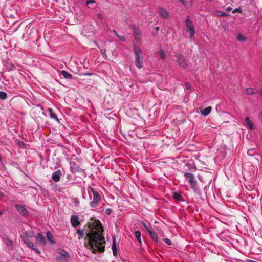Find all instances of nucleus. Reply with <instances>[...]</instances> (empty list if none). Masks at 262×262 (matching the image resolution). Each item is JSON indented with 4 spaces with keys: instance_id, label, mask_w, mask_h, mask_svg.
I'll list each match as a JSON object with an SVG mask.
<instances>
[{
    "instance_id": "15",
    "label": "nucleus",
    "mask_w": 262,
    "mask_h": 262,
    "mask_svg": "<svg viewBox=\"0 0 262 262\" xmlns=\"http://www.w3.org/2000/svg\"><path fill=\"white\" fill-rule=\"evenodd\" d=\"M189 183L190 184V186H191V188L193 189L194 192L195 193H197L198 194L200 195V190L199 188H198L196 187V181L194 180V181L190 182Z\"/></svg>"
},
{
    "instance_id": "27",
    "label": "nucleus",
    "mask_w": 262,
    "mask_h": 262,
    "mask_svg": "<svg viewBox=\"0 0 262 262\" xmlns=\"http://www.w3.org/2000/svg\"><path fill=\"white\" fill-rule=\"evenodd\" d=\"M7 97V94L5 92L0 91V99L5 100Z\"/></svg>"
},
{
    "instance_id": "7",
    "label": "nucleus",
    "mask_w": 262,
    "mask_h": 262,
    "mask_svg": "<svg viewBox=\"0 0 262 262\" xmlns=\"http://www.w3.org/2000/svg\"><path fill=\"white\" fill-rule=\"evenodd\" d=\"M23 241L28 247L35 251L37 254H40L41 252L37 247L32 243L29 240L24 238Z\"/></svg>"
},
{
    "instance_id": "47",
    "label": "nucleus",
    "mask_w": 262,
    "mask_h": 262,
    "mask_svg": "<svg viewBox=\"0 0 262 262\" xmlns=\"http://www.w3.org/2000/svg\"><path fill=\"white\" fill-rule=\"evenodd\" d=\"M2 196H3V194L1 192H0V197Z\"/></svg>"
},
{
    "instance_id": "44",
    "label": "nucleus",
    "mask_w": 262,
    "mask_h": 262,
    "mask_svg": "<svg viewBox=\"0 0 262 262\" xmlns=\"http://www.w3.org/2000/svg\"><path fill=\"white\" fill-rule=\"evenodd\" d=\"M231 10V7H228V8H227V10H227V11H230Z\"/></svg>"
},
{
    "instance_id": "42",
    "label": "nucleus",
    "mask_w": 262,
    "mask_h": 262,
    "mask_svg": "<svg viewBox=\"0 0 262 262\" xmlns=\"http://www.w3.org/2000/svg\"><path fill=\"white\" fill-rule=\"evenodd\" d=\"M48 111L49 112L50 114L51 113H53V110H52V108H49L48 109Z\"/></svg>"
},
{
    "instance_id": "14",
    "label": "nucleus",
    "mask_w": 262,
    "mask_h": 262,
    "mask_svg": "<svg viewBox=\"0 0 262 262\" xmlns=\"http://www.w3.org/2000/svg\"><path fill=\"white\" fill-rule=\"evenodd\" d=\"M112 251L114 256H116L117 255V250L116 237L115 236H113Z\"/></svg>"
},
{
    "instance_id": "12",
    "label": "nucleus",
    "mask_w": 262,
    "mask_h": 262,
    "mask_svg": "<svg viewBox=\"0 0 262 262\" xmlns=\"http://www.w3.org/2000/svg\"><path fill=\"white\" fill-rule=\"evenodd\" d=\"M61 175V172L59 170H57L53 173L52 176V179L54 182H58L60 180Z\"/></svg>"
},
{
    "instance_id": "8",
    "label": "nucleus",
    "mask_w": 262,
    "mask_h": 262,
    "mask_svg": "<svg viewBox=\"0 0 262 262\" xmlns=\"http://www.w3.org/2000/svg\"><path fill=\"white\" fill-rule=\"evenodd\" d=\"M35 239L37 244L42 246L45 245L46 243V239L41 233H37L35 236Z\"/></svg>"
},
{
    "instance_id": "34",
    "label": "nucleus",
    "mask_w": 262,
    "mask_h": 262,
    "mask_svg": "<svg viewBox=\"0 0 262 262\" xmlns=\"http://www.w3.org/2000/svg\"><path fill=\"white\" fill-rule=\"evenodd\" d=\"M242 9L240 7H238L237 8H236L235 9H234L233 11H232V13H237V12H238V13H242Z\"/></svg>"
},
{
    "instance_id": "48",
    "label": "nucleus",
    "mask_w": 262,
    "mask_h": 262,
    "mask_svg": "<svg viewBox=\"0 0 262 262\" xmlns=\"http://www.w3.org/2000/svg\"><path fill=\"white\" fill-rule=\"evenodd\" d=\"M159 27H157L156 28V30H159Z\"/></svg>"
},
{
    "instance_id": "23",
    "label": "nucleus",
    "mask_w": 262,
    "mask_h": 262,
    "mask_svg": "<svg viewBox=\"0 0 262 262\" xmlns=\"http://www.w3.org/2000/svg\"><path fill=\"white\" fill-rule=\"evenodd\" d=\"M135 236L137 238L138 242L139 243L140 245L142 244V241L141 238V233L139 231H136L135 232Z\"/></svg>"
},
{
    "instance_id": "28",
    "label": "nucleus",
    "mask_w": 262,
    "mask_h": 262,
    "mask_svg": "<svg viewBox=\"0 0 262 262\" xmlns=\"http://www.w3.org/2000/svg\"><path fill=\"white\" fill-rule=\"evenodd\" d=\"M159 54L160 56V58L162 59H164L166 57V54L163 50H160L159 52Z\"/></svg>"
},
{
    "instance_id": "29",
    "label": "nucleus",
    "mask_w": 262,
    "mask_h": 262,
    "mask_svg": "<svg viewBox=\"0 0 262 262\" xmlns=\"http://www.w3.org/2000/svg\"><path fill=\"white\" fill-rule=\"evenodd\" d=\"M246 93L247 95H253L254 94V91L251 88H247L246 90Z\"/></svg>"
},
{
    "instance_id": "50",
    "label": "nucleus",
    "mask_w": 262,
    "mask_h": 262,
    "mask_svg": "<svg viewBox=\"0 0 262 262\" xmlns=\"http://www.w3.org/2000/svg\"><path fill=\"white\" fill-rule=\"evenodd\" d=\"M260 94L262 95V90L260 91Z\"/></svg>"
},
{
    "instance_id": "24",
    "label": "nucleus",
    "mask_w": 262,
    "mask_h": 262,
    "mask_svg": "<svg viewBox=\"0 0 262 262\" xmlns=\"http://www.w3.org/2000/svg\"><path fill=\"white\" fill-rule=\"evenodd\" d=\"M134 35L135 36L136 39L138 40V36H139L140 34V30L138 28L135 27L134 28Z\"/></svg>"
},
{
    "instance_id": "11",
    "label": "nucleus",
    "mask_w": 262,
    "mask_h": 262,
    "mask_svg": "<svg viewBox=\"0 0 262 262\" xmlns=\"http://www.w3.org/2000/svg\"><path fill=\"white\" fill-rule=\"evenodd\" d=\"M71 223L73 227H76L80 224L78 217L76 215H72L71 217Z\"/></svg>"
},
{
    "instance_id": "10",
    "label": "nucleus",
    "mask_w": 262,
    "mask_h": 262,
    "mask_svg": "<svg viewBox=\"0 0 262 262\" xmlns=\"http://www.w3.org/2000/svg\"><path fill=\"white\" fill-rule=\"evenodd\" d=\"M71 170L73 173H76L81 171L82 169L75 162H73L71 163Z\"/></svg>"
},
{
    "instance_id": "6",
    "label": "nucleus",
    "mask_w": 262,
    "mask_h": 262,
    "mask_svg": "<svg viewBox=\"0 0 262 262\" xmlns=\"http://www.w3.org/2000/svg\"><path fill=\"white\" fill-rule=\"evenodd\" d=\"M176 57L177 62L178 64L183 68H186V67L188 66V64L184 56L181 54H179Z\"/></svg>"
},
{
    "instance_id": "49",
    "label": "nucleus",
    "mask_w": 262,
    "mask_h": 262,
    "mask_svg": "<svg viewBox=\"0 0 262 262\" xmlns=\"http://www.w3.org/2000/svg\"><path fill=\"white\" fill-rule=\"evenodd\" d=\"M2 213H3L2 211H0V215L2 214Z\"/></svg>"
},
{
    "instance_id": "1",
    "label": "nucleus",
    "mask_w": 262,
    "mask_h": 262,
    "mask_svg": "<svg viewBox=\"0 0 262 262\" xmlns=\"http://www.w3.org/2000/svg\"><path fill=\"white\" fill-rule=\"evenodd\" d=\"M85 231V229H78L77 231V233L79 235V239L84 238L85 240L88 239L90 249L93 253L104 252L106 242L102 233L104 230L100 222L95 220L89 223L84 236Z\"/></svg>"
},
{
    "instance_id": "35",
    "label": "nucleus",
    "mask_w": 262,
    "mask_h": 262,
    "mask_svg": "<svg viewBox=\"0 0 262 262\" xmlns=\"http://www.w3.org/2000/svg\"><path fill=\"white\" fill-rule=\"evenodd\" d=\"M94 0H87L86 2V5L88 7L90 8L91 7L90 6V5L94 4Z\"/></svg>"
},
{
    "instance_id": "4",
    "label": "nucleus",
    "mask_w": 262,
    "mask_h": 262,
    "mask_svg": "<svg viewBox=\"0 0 262 262\" xmlns=\"http://www.w3.org/2000/svg\"><path fill=\"white\" fill-rule=\"evenodd\" d=\"M58 255L56 257L57 262H68L70 257L69 254L63 249H59Z\"/></svg>"
},
{
    "instance_id": "17",
    "label": "nucleus",
    "mask_w": 262,
    "mask_h": 262,
    "mask_svg": "<svg viewBox=\"0 0 262 262\" xmlns=\"http://www.w3.org/2000/svg\"><path fill=\"white\" fill-rule=\"evenodd\" d=\"M61 74L66 79H72V75L65 70H62Z\"/></svg>"
},
{
    "instance_id": "46",
    "label": "nucleus",
    "mask_w": 262,
    "mask_h": 262,
    "mask_svg": "<svg viewBox=\"0 0 262 262\" xmlns=\"http://www.w3.org/2000/svg\"><path fill=\"white\" fill-rule=\"evenodd\" d=\"M259 119H260V120L262 122V114L260 115V117H259Z\"/></svg>"
},
{
    "instance_id": "21",
    "label": "nucleus",
    "mask_w": 262,
    "mask_h": 262,
    "mask_svg": "<svg viewBox=\"0 0 262 262\" xmlns=\"http://www.w3.org/2000/svg\"><path fill=\"white\" fill-rule=\"evenodd\" d=\"M141 223L148 232L151 230V226L148 222L142 221Z\"/></svg>"
},
{
    "instance_id": "3",
    "label": "nucleus",
    "mask_w": 262,
    "mask_h": 262,
    "mask_svg": "<svg viewBox=\"0 0 262 262\" xmlns=\"http://www.w3.org/2000/svg\"><path fill=\"white\" fill-rule=\"evenodd\" d=\"M89 191H91L93 194V199L91 202L90 205L92 207H96L99 205V201L101 199V196L98 192L96 191L95 189L92 187H89Z\"/></svg>"
},
{
    "instance_id": "36",
    "label": "nucleus",
    "mask_w": 262,
    "mask_h": 262,
    "mask_svg": "<svg viewBox=\"0 0 262 262\" xmlns=\"http://www.w3.org/2000/svg\"><path fill=\"white\" fill-rule=\"evenodd\" d=\"M247 154H248V155L250 156L254 155L255 154L254 153V149H249V150H248Z\"/></svg>"
},
{
    "instance_id": "31",
    "label": "nucleus",
    "mask_w": 262,
    "mask_h": 262,
    "mask_svg": "<svg viewBox=\"0 0 262 262\" xmlns=\"http://www.w3.org/2000/svg\"><path fill=\"white\" fill-rule=\"evenodd\" d=\"M50 117L59 122V120L57 118V115L55 114H54V113L50 114Z\"/></svg>"
},
{
    "instance_id": "33",
    "label": "nucleus",
    "mask_w": 262,
    "mask_h": 262,
    "mask_svg": "<svg viewBox=\"0 0 262 262\" xmlns=\"http://www.w3.org/2000/svg\"><path fill=\"white\" fill-rule=\"evenodd\" d=\"M163 241L168 245L170 246L172 245V242L168 238H163Z\"/></svg>"
},
{
    "instance_id": "45",
    "label": "nucleus",
    "mask_w": 262,
    "mask_h": 262,
    "mask_svg": "<svg viewBox=\"0 0 262 262\" xmlns=\"http://www.w3.org/2000/svg\"><path fill=\"white\" fill-rule=\"evenodd\" d=\"M179 1L181 2L182 3H184V0H178Z\"/></svg>"
},
{
    "instance_id": "22",
    "label": "nucleus",
    "mask_w": 262,
    "mask_h": 262,
    "mask_svg": "<svg viewBox=\"0 0 262 262\" xmlns=\"http://www.w3.org/2000/svg\"><path fill=\"white\" fill-rule=\"evenodd\" d=\"M47 238L51 243H54L55 241L54 240L53 236L52 233L50 231H48L47 233Z\"/></svg>"
},
{
    "instance_id": "9",
    "label": "nucleus",
    "mask_w": 262,
    "mask_h": 262,
    "mask_svg": "<svg viewBox=\"0 0 262 262\" xmlns=\"http://www.w3.org/2000/svg\"><path fill=\"white\" fill-rule=\"evenodd\" d=\"M17 211L23 216H26L28 215V212L24 206L21 205H16L15 206Z\"/></svg>"
},
{
    "instance_id": "30",
    "label": "nucleus",
    "mask_w": 262,
    "mask_h": 262,
    "mask_svg": "<svg viewBox=\"0 0 262 262\" xmlns=\"http://www.w3.org/2000/svg\"><path fill=\"white\" fill-rule=\"evenodd\" d=\"M33 232L31 231H28L26 232V235L27 237L32 238L33 236Z\"/></svg>"
},
{
    "instance_id": "16",
    "label": "nucleus",
    "mask_w": 262,
    "mask_h": 262,
    "mask_svg": "<svg viewBox=\"0 0 262 262\" xmlns=\"http://www.w3.org/2000/svg\"><path fill=\"white\" fill-rule=\"evenodd\" d=\"M185 177L188 181L189 183L194 181V176L193 174L189 172H186L184 174Z\"/></svg>"
},
{
    "instance_id": "32",
    "label": "nucleus",
    "mask_w": 262,
    "mask_h": 262,
    "mask_svg": "<svg viewBox=\"0 0 262 262\" xmlns=\"http://www.w3.org/2000/svg\"><path fill=\"white\" fill-rule=\"evenodd\" d=\"M237 40L239 41H245L246 40V38L240 35L237 37Z\"/></svg>"
},
{
    "instance_id": "41",
    "label": "nucleus",
    "mask_w": 262,
    "mask_h": 262,
    "mask_svg": "<svg viewBox=\"0 0 262 262\" xmlns=\"http://www.w3.org/2000/svg\"><path fill=\"white\" fill-rule=\"evenodd\" d=\"M48 111L49 112L50 114L51 113H53V110H52V108H49L48 109Z\"/></svg>"
},
{
    "instance_id": "5",
    "label": "nucleus",
    "mask_w": 262,
    "mask_h": 262,
    "mask_svg": "<svg viewBox=\"0 0 262 262\" xmlns=\"http://www.w3.org/2000/svg\"><path fill=\"white\" fill-rule=\"evenodd\" d=\"M185 24L187 31L190 32V37L191 38L195 34V30L193 24L189 19L188 16H187L186 19Z\"/></svg>"
},
{
    "instance_id": "38",
    "label": "nucleus",
    "mask_w": 262,
    "mask_h": 262,
    "mask_svg": "<svg viewBox=\"0 0 262 262\" xmlns=\"http://www.w3.org/2000/svg\"><path fill=\"white\" fill-rule=\"evenodd\" d=\"M112 212V210L111 209H106L105 212L107 214H110Z\"/></svg>"
},
{
    "instance_id": "2",
    "label": "nucleus",
    "mask_w": 262,
    "mask_h": 262,
    "mask_svg": "<svg viewBox=\"0 0 262 262\" xmlns=\"http://www.w3.org/2000/svg\"><path fill=\"white\" fill-rule=\"evenodd\" d=\"M134 52L136 56L135 64L139 69L143 67V57L142 51L139 47L134 46Z\"/></svg>"
},
{
    "instance_id": "18",
    "label": "nucleus",
    "mask_w": 262,
    "mask_h": 262,
    "mask_svg": "<svg viewBox=\"0 0 262 262\" xmlns=\"http://www.w3.org/2000/svg\"><path fill=\"white\" fill-rule=\"evenodd\" d=\"M211 110H212L211 106H208L206 108H205V109L201 110V113L203 115L207 116L210 113Z\"/></svg>"
},
{
    "instance_id": "43",
    "label": "nucleus",
    "mask_w": 262,
    "mask_h": 262,
    "mask_svg": "<svg viewBox=\"0 0 262 262\" xmlns=\"http://www.w3.org/2000/svg\"><path fill=\"white\" fill-rule=\"evenodd\" d=\"M221 16H225L227 15V14L225 12L222 13L221 15Z\"/></svg>"
},
{
    "instance_id": "20",
    "label": "nucleus",
    "mask_w": 262,
    "mask_h": 262,
    "mask_svg": "<svg viewBox=\"0 0 262 262\" xmlns=\"http://www.w3.org/2000/svg\"><path fill=\"white\" fill-rule=\"evenodd\" d=\"M246 124L248 125L249 128L252 130L253 129V123L250 120V118L247 117L245 119Z\"/></svg>"
},
{
    "instance_id": "25",
    "label": "nucleus",
    "mask_w": 262,
    "mask_h": 262,
    "mask_svg": "<svg viewBox=\"0 0 262 262\" xmlns=\"http://www.w3.org/2000/svg\"><path fill=\"white\" fill-rule=\"evenodd\" d=\"M173 197L174 198V199L175 200H176L177 201H180L182 198V195L180 194H179V193L176 192H174L173 193Z\"/></svg>"
},
{
    "instance_id": "26",
    "label": "nucleus",
    "mask_w": 262,
    "mask_h": 262,
    "mask_svg": "<svg viewBox=\"0 0 262 262\" xmlns=\"http://www.w3.org/2000/svg\"><path fill=\"white\" fill-rule=\"evenodd\" d=\"M113 32L120 40L125 41V38L123 36L119 35L115 30H113Z\"/></svg>"
},
{
    "instance_id": "39",
    "label": "nucleus",
    "mask_w": 262,
    "mask_h": 262,
    "mask_svg": "<svg viewBox=\"0 0 262 262\" xmlns=\"http://www.w3.org/2000/svg\"><path fill=\"white\" fill-rule=\"evenodd\" d=\"M97 17L99 19H102L103 18V16L101 14L98 13V14H97Z\"/></svg>"
},
{
    "instance_id": "40",
    "label": "nucleus",
    "mask_w": 262,
    "mask_h": 262,
    "mask_svg": "<svg viewBox=\"0 0 262 262\" xmlns=\"http://www.w3.org/2000/svg\"><path fill=\"white\" fill-rule=\"evenodd\" d=\"M186 89H187V90H191V88H191V86L190 85H189L188 84H186Z\"/></svg>"
},
{
    "instance_id": "13",
    "label": "nucleus",
    "mask_w": 262,
    "mask_h": 262,
    "mask_svg": "<svg viewBox=\"0 0 262 262\" xmlns=\"http://www.w3.org/2000/svg\"><path fill=\"white\" fill-rule=\"evenodd\" d=\"M158 12L160 16L164 18H167L169 16V13L167 11L163 8L160 7L159 8Z\"/></svg>"
},
{
    "instance_id": "19",
    "label": "nucleus",
    "mask_w": 262,
    "mask_h": 262,
    "mask_svg": "<svg viewBox=\"0 0 262 262\" xmlns=\"http://www.w3.org/2000/svg\"><path fill=\"white\" fill-rule=\"evenodd\" d=\"M150 235L151 236L152 239L156 243L158 242V237L157 233L155 231H152V230H150L148 232Z\"/></svg>"
},
{
    "instance_id": "37",
    "label": "nucleus",
    "mask_w": 262,
    "mask_h": 262,
    "mask_svg": "<svg viewBox=\"0 0 262 262\" xmlns=\"http://www.w3.org/2000/svg\"><path fill=\"white\" fill-rule=\"evenodd\" d=\"M100 51H101V53H102V54L103 56L104 57H105V58H106V57H107V55H106V51H105V50H101Z\"/></svg>"
}]
</instances>
